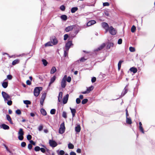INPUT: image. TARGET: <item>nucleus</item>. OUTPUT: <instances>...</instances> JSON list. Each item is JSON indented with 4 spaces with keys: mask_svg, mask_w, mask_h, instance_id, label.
<instances>
[{
    "mask_svg": "<svg viewBox=\"0 0 155 155\" xmlns=\"http://www.w3.org/2000/svg\"><path fill=\"white\" fill-rule=\"evenodd\" d=\"M42 89L41 87H36L35 88L34 91V94L35 96L38 97L40 94V91Z\"/></svg>",
    "mask_w": 155,
    "mask_h": 155,
    "instance_id": "obj_1",
    "label": "nucleus"
},
{
    "mask_svg": "<svg viewBox=\"0 0 155 155\" xmlns=\"http://www.w3.org/2000/svg\"><path fill=\"white\" fill-rule=\"evenodd\" d=\"M2 95L5 102L11 99L10 96L5 92L2 91Z\"/></svg>",
    "mask_w": 155,
    "mask_h": 155,
    "instance_id": "obj_2",
    "label": "nucleus"
},
{
    "mask_svg": "<svg viewBox=\"0 0 155 155\" xmlns=\"http://www.w3.org/2000/svg\"><path fill=\"white\" fill-rule=\"evenodd\" d=\"M65 128L64 126V122L62 123L60 126V127L59 130V133L60 134H62L64 133L65 130Z\"/></svg>",
    "mask_w": 155,
    "mask_h": 155,
    "instance_id": "obj_3",
    "label": "nucleus"
},
{
    "mask_svg": "<svg viewBox=\"0 0 155 155\" xmlns=\"http://www.w3.org/2000/svg\"><path fill=\"white\" fill-rule=\"evenodd\" d=\"M73 45V44L72 43V41H69L66 44L65 49H66L67 51H69L71 46Z\"/></svg>",
    "mask_w": 155,
    "mask_h": 155,
    "instance_id": "obj_4",
    "label": "nucleus"
},
{
    "mask_svg": "<svg viewBox=\"0 0 155 155\" xmlns=\"http://www.w3.org/2000/svg\"><path fill=\"white\" fill-rule=\"evenodd\" d=\"M50 41L52 42L53 45H56L58 43V41L55 36H52L51 38Z\"/></svg>",
    "mask_w": 155,
    "mask_h": 155,
    "instance_id": "obj_5",
    "label": "nucleus"
},
{
    "mask_svg": "<svg viewBox=\"0 0 155 155\" xmlns=\"http://www.w3.org/2000/svg\"><path fill=\"white\" fill-rule=\"evenodd\" d=\"M49 143L50 145L53 147H56L57 145V144L56 141L53 140H49Z\"/></svg>",
    "mask_w": 155,
    "mask_h": 155,
    "instance_id": "obj_6",
    "label": "nucleus"
},
{
    "mask_svg": "<svg viewBox=\"0 0 155 155\" xmlns=\"http://www.w3.org/2000/svg\"><path fill=\"white\" fill-rule=\"evenodd\" d=\"M108 31L110 34L112 35H115L117 32L116 30H106L105 33H107Z\"/></svg>",
    "mask_w": 155,
    "mask_h": 155,
    "instance_id": "obj_7",
    "label": "nucleus"
},
{
    "mask_svg": "<svg viewBox=\"0 0 155 155\" xmlns=\"http://www.w3.org/2000/svg\"><path fill=\"white\" fill-rule=\"evenodd\" d=\"M101 25L103 28L104 29H108L109 28V26L107 23L105 22H103L101 23Z\"/></svg>",
    "mask_w": 155,
    "mask_h": 155,
    "instance_id": "obj_8",
    "label": "nucleus"
},
{
    "mask_svg": "<svg viewBox=\"0 0 155 155\" xmlns=\"http://www.w3.org/2000/svg\"><path fill=\"white\" fill-rule=\"evenodd\" d=\"M68 97L69 95L68 94L64 97L63 100V102L64 104L67 103L68 100Z\"/></svg>",
    "mask_w": 155,
    "mask_h": 155,
    "instance_id": "obj_9",
    "label": "nucleus"
},
{
    "mask_svg": "<svg viewBox=\"0 0 155 155\" xmlns=\"http://www.w3.org/2000/svg\"><path fill=\"white\" fill-rule=\"evenodd\" d=\"M128 86V85H127L124 88V89L123 91H122L121 94V96H120V97H121L124 96L126 93H127V89L126 88Z\"/></svg>",
    "mask_w": 155,
    "mask_h": 155,
    "instance_id": "obj_10",
    "label": "nucleus"
},
{
    "mask_svg": "<svg viewBox=\"0 0 155 155\" xmlns=\"http://www.w3.org/2000/svg\"><path fill=\"white\" fill-rule=\"evenodd\" d=\"M56 77L55 75L54 76L52 77L51 78L50 82L49 84V86H50V85L54 81L56 80Z\"/></svg>",
    "mask_w": 155,
    "mask_h": 155,
    "instance_id": "obj_11",
    "label": "nucleus"
},
{
    "mask_svg": "<svg viewBox=\"0 0 155 155\" xmlns=\"http://www.w3.org/2000/svg\"><path fill=\"white\" fill-rule=\"evenodd\" d=\"M66 85V82L65 80H61V87L63 88L65 87Z\"/></svg>",
    "mask_w": 155,
    "mask_h": 155,
    "instance_id": "obj_12",
    "label": "nucleus"
},
{
    "mask_svg": "<svg viewBox=\"0 0 155 155\" xmlns=\"http://www.w3.org/2000/svg\"><path fill=\"white\" fill-rule=\"evenodd\" d=\"M96 22L94 20H92L88 21L87 23V26H90L91 25H94L96 23Z\"/></svg>",
    "mask_w": 155,
    "mask_h": 155,
    "instance_id": "obj_13",
    "label": "nucleus"
},
{
    "mask_svg": "<svg viewBox=\"0 0 155 155\" xmlns=\"http://www.w3.org/2000/svg\"><path fill=\"white\" fill-rule=\"evenodd\" d=\"M6 79L4 80L2 84V86L5 88H7L8 86V82L5 81Z\"/></svg>",
    "mask_w": 155,
    "mask_h": 155,
    "instance_id": "obj_14",
    "label": "nucleus"
},
{
    "mask_svg": "<svg viewBox=\"0 0 155 155\" xmlns=\"http://www.w3.org/2000/svg\"><path fill=\"white\" fill-rule=\"evenodd\" d=\"M105 46V43H103L99 47L97 48L96 50H95L96 51H98L101 50L103 48H104Z\"/></svg>",
    "mask_w": 155,
    "mask_h": 155,
    "instance_id": "obj_15",
    "label": "nucleus"
},
{
    "mask_svg": "<svg viewBox=\"0 0 155 155\" xmlns=\"http://www.w3.org/2000/svg\"><path fill=\"white\" fill-rule=\"evenodd\" d=\"M81 128L80 125H78L75 127V131L78 133L80 132L81 130Z\"/></svg>",
    "mask_w": 155,
    "mask_h": 155,
    "instance_id": "obj_16",
    "label": "nucleus"
},
{
    "mask_svg": "<svg viewBox=\"0 0 155 155\" xmlns=\"http://www.w3.org/2000/svg\"><path fill=\"white\" fill-rule=\"evenodd\" d=\"M70 109L71 110V113L72 114L73 117H74L75 116V114L76 113V110L75 109L72 108L71 107L70 108Z\"/></svg>",
    "mask_w": 155,
    "mask_h": 155,
    "instance_id": "obj_17",
    "label": "nucleus"
},
{
    "mask_svg": "<svg viewBox=\"0 0 155 155\" xmlns=\"http://www.w3.org/2000/svg\"><path fill=\"white\" fill-rule=\"evenodd\" d=\"M1 127L4 130H8L9 129V127L5 124H2L1 125Z\"/></svg>",
    "mask_w": 155,
    "mask_h": 155,
    "instance_id": "obj_18",
    "label": "nucleus"
},
{
    "mask_svg": "<svg viewBox=\"0 0 155 155\" xmlns=\"http://www.w3.org/2000/svg\"><path fill=\"white\" fill-rule=\"evenodd\" d=\"M77 26L76 25H72L67 27L65 29H77Z\"/></svg>",
    "mask_w": 155,
    "mask_h": 155,
    "instance_id": "obj_19",
    "label": "nucleus"
},
{
    "mask_svg": "<svg viewBox=\"0 0 155 155\" xmlns=\"http://www.w3.org/2000/svg\"><path fill=\"white\" fill-rule=\"evenodd\" d=\"M63 93L62 92H60L59 94L58 97V100L59 102H60L61 101V99L62 97Z\"/></svg>",
    "mask_w": 155,
    "mask_h": 155,
    "instance_id": "obj_20",
    "label": "nucleus"
},
{
    "mask_svg": "<svg viewBox=\"0 0 155 155\" xmlns=\"http://www.w3.org/2000/svg\"><path fill=\"white\" fill-rule=\"evenodd\" d=\"M130 71L133 72L134 73H135L137 71V68L134 67H132L130 69Z\"/></svg>",
    "mask_w": 155,
    "mask_h": 155,
    "instance_id": "obj_21",
    "label": "nucleus"
},
{
    "mask_svg": "<svg viewBox=\"0 0 155 155\" xmlns=\"http://www.w3.org/2000/svg\"><path fill=\"white\" fill-rule=\"evenodd\" d=\"M60 18H61V19L63 21H65L67 19V15H61V16Z\"/></svg>",
    "mask_w": 155,
    "mask_h": 155,
    "instance_id": "obj_22",
    "label": "nucleus"
},
{
    "mask_svg": "<svg viewBox=\"0 0 155 155\" xmlns=\"http://www.w3.org/2000/svg\"><path fill=\"white\" fill-rule=\"evenodd\" d=\"M56 152L58 155H63L65 153L64 151L63 150H61L59 151V150H58Z\"/></svg>",
    "mask_w": 155,
    "mask_h": 155,
    "instance_id": "obj_23",
    "label": "nucleus"
},
{
    "mask_svg": "<svg viewBox=\"0 0 155 155\" xmlns=\"http://www.w3.org/2000/svg\"><path fill=\"white\" fill-rule=\"evenodd\" d=\"M126 123L129 124H130L132 123V121L131 118H128V117H127L126 120Z\"/></svg>",
    "mask_w": 155,
    "mask_h": 155,
    "instance_id": "obj_24",
    "label": "nucleus"
},
{
    "mask_svg": "<svg viewBox=\"0 0 155 155\" xmlns=\"http://www.w3.org/2000/svg\"><path fill=\"white\" fill-rule=\"evenodd\" d=\"M113 45L114 44L113 43L109 42L108 43L106 48L107 49H110L111 47H113Z\"/></svg>",
    "mask_w": 155,
    "mask_h": 155,
    "instance_id": "obj_25",
    "label": "nucleus"
},
{
    "mask_svg": "<svg viewBox=\"0 0 155 155\" xmlns=\"http://www.w3.org/2000/svg\"><path fill=\"white\" fill-rule=\"evenodd\" d=\"M56 71V69L55 67H53L51 69L50 73L51 74H54Z\"/></svg>",
    "mask_w": 155,
    "mask_h": 155,
    "instance_id": "obj_26",
    "label": "nucleus"
},
{
    "mask_svg": "<svg viewBox=\"0 0 155 155\" xmlns=\"http://www.w3.org/2000/svg\"><path fill=\"white\" fill-rule=\"evenodd\" d=\"M41 114L44 116H45L47 114V113L45 110L43 108L41 109Z\"/></svg>",
    "mask_w": 155,
    "mask_h": 155,
    "instance_id": "obj_27",
    "label": "nucleus"
},
{
    "mask_svg": "<svg viewBox=\"0 0 155 155\" xmlns=\"http://www.w3.org/2000/svg\"><path fill=\"white\" fill-rule=\"evenodd\" d=\"M78 10V8L77 7H73L71 8V12L74 13L75 12Z\"/></svg>",
    "mask_w": 155,
    "mask_h": 155,
    "instance_id": "obj_28",
    "label": "nucleus"
},
{
    "mask_svg": "<svg viewBox=\"0 0 155 155\" xmlns=\"http://www.w3.org/2000/svg\"><path fill=\"white\" fill-rule=\"evenodd\" d=\"M18 134L19 135H23L24 133L22 129L20 128L19 129Z\"/></svg>",
    "mask_w": 155,
    "mask_h": 155,
    "instance_id": "obj_29",
    "label": "nucleus"
},
{
    "mask_svg": "<svg viewBox=\"0 0 155 155\" xmlns=\"http://www.w3.org/2000/svg\"><path fill=\"white\" fill-rule=\"evenodd\" d=\"M78 31H78L76 30L74 32H73L71 33V37H74L78 33Z\"/></svg>",
    "mask_w": 155,
    "mask_h": 155,
    "instance_id": "obj_30",
    "label": "nucleus"
},
{
    "mask_svg": "<svg viewBox=\"0 0 155 155\" xmlns=\"http://www.w3.org/2000/svg\"><path fill=\"white\" fill-rule=\"evenodd\" d=\"M123 62V61L122 60H120L118 64V68L119 70L121 67V63Z\"/></svg>",
    "mask_w": 155,
    "mask_h": 155,
    "instance_id": "obj_31",
    "label": "nucleus"
},
{
    "mask_svg": "<svg viewBox=\"0 0 155 155\" xmlns=\"http://www.w3.org/2000/svg\"><path fill=\"white\" fill-rule=\"evenodd\" d=\"M68 148L69 149H73L74 148V145L71 143H68Z\"/></svg>",
    "mask_w": 155,
    "mask_h": 155,
    "instance_id": "obj_32",
    "label": "nucleus"
},
{
    "mask_svg": "<svg viewBox=\"0 0 155 155\" xmlns=\"http://www.w3.org/2000/svg\"><path fill=\"white\" fill-rule=\"evenodd\" d=\"M52 45L53 44L51 41L48 42L45 44V47L52 46Z\"/></svg>",
    "mask_w": 155,
    "mask_h": 155,
    "instance_id": "obj_33",
    "label": "nucleus"
},
{
    "mask_svg": "<svg viewBox=\"0 0 155 155\" xmlns=\"http://www.w3.org/2000/svg\"><path fill=\"white\" fill-rule=\"evenodd\" d=\"M94 87L93 86H91V87H89L88 88H87V90L88 92V93H89L91 91H92Z\"/></svg>",
    "mask_w": 155,
    "mask_h": 155,
    "instance_id": "obj_34",
    "label": "nucleus"
},
{
    "mask_svg": "<svg viewBox=\"0 0 155 155\" xmlns=\"http://www.w3.org/2000/svg\"><path fill=\"white\" fill-rule=\"evenodd\" d=\"M42 61L43 63V64L45 66H47V65L48 64V62H47V61L45 59H43L42 60Z\"/></svg>",
    "mask_w": 155,
    "mask_h": 155,
    "instance_id": "obj_35",
    "label": "nucleus"
},
{
    "mask_svg": "<svg viewBox=\"0 0 155 155\" xmlns=\"http://www.w3.org/2000/svg\"><path fill=\"white\" fill-rule=\"evenodd\" d=\"M19 60H15L13 61L12 62V64L14 65L19 63Z\"/></svg>",
    "mask_w": 155,
    "mask_h": 155,
    "instance_id": "obj_36",
    "label": "nucleus"
},
{
    "mask_svg": "<svg viewBox=\"0 0 155 155\" xmlns=\"http://www.w3.org/2000/svg\"><path fill=\"white\" fill-rule=\"evenodd\" d=\"M3 146L5 147V148L6 150L9 153H12V152L8 148V147H7V146L5 144H3Z\"/></svg>",
    "mask_w": 155,
    "mask_h": 155,
    "instance_id": "obj_37",
    "label": "nucleus"
},
{
    "mask_svg": "<svg viewBox=\"0 0 155 155\" xmlns=\"http://www.w3.org/2000/svg\"><path fill=\"white\" fill-rule=\"evenodd\" d=\"M24 104L26 105L30 104L31 102L30 101L28 100H25L23 101Z\"/></svg>",
    "mask_w": 155,
    "mask_h": 155,
    "instance_id": "obj_38",
    "label": "nucleus"
},
{
    "mask_svg": "<svg viewBox=\"0 0 155 155\" xmlns=\"http://www.w3.org/2000/svg\"><path fill=\"white\" fill-rule=\"evenodd\" d=\"M46 93L45 92L43 93L42 95L41 99L45 100L46 97Z\"/></svg>",
    "mask_w": 155,
    "mask_h": 155,
    "instance_id": "obj_39",
    "label": "nucleus"
},
{
    "mask_svg": "<svg viewBox=\"0 0 155 155\" xmlns=\"http://www.w3.org/2000/svg\"><path fill=\"white\" fill-rule=\"evenodd\" d=\"M88 101V99H84L81 102V103L82 104H86Z\"/></svg>",
    "mask_w": 155,
    "mask_h": 155,
    "instance_id": "obj_40",
    "label": "nucleus"
},
{
    "mask_svg": "<svg viewBox=\"0 0 155 155\" xmlns=\"http://www.w3.org/2000/svg\"><path fill=\"white\" fill-rule=\"evenodd\" d=\"M56 110L54 109H53L51 110L50 111V113L51 114H54L56 112Z\"/></svg>",
    "mask_w": 155,
    "mask_h": 155,
    "instance_id": "obj_41",
    "label": "nucleus"
},
{
    "mask_svg": "<svg viewBox=\"0 0 155 155\" xmlns=\"http://www.w3.org/2000/svg\"><path fill=\"white\" fill-rule=\"evenodd\" d=\"M68 51H67L66 49H64V57H66L68 54Z\"/></svg>",
    "mask_w": 155,
    "mask_h": 155,
    "instance_id": "obj_42",
    "label": "nucleus"
},
{
    "mask_svg": "<svg viewBox=\"0 0 155 155\" xmlns=\"http://www.w3.org/2000/svg\"><path fill=\"white\" fill-rule=\"evenodd\" d=\"M40 150V148L38 146H36L35 147L34 150L35 151H39Z\"/></svg>",
    "mask_w": 155,
    "mask_h": 155,
    "instance_id": "obj_43",
    "label": "nucleus"
},
{
    "mask_svg": "<svg viewBox=\"0 0 155 155\" xmlns=\"http://www.w3.org/2000/svg\"><path fill=\"white\" fill-rule=\"evenodd\" d=\"M12 78V76L11 74H8L7 75V79L9 80H11Z\"/></svg>",
    "mask_w": 155,
    "mask_h": 155,
    "instance_id": "obj_44",
    "label": "nucleus"
},
{
    "mask_svg": "<svg viewBox=\"0 0 155 155\" xmlns=\"http://www.w3.org/2000/svg\"><path fill=\"white\" fill-rule=\"evenodd\" d=\"M129 50L131 52H134L135 51V48L132 47H130L129 48Z\"/></svg>",
    "mask_w": 155,
    "mask_h": 155,
    "instance_id": "obj_45",
    "label": "nucleus"
},
{
    "mask_svg": "<svg viewBox=\"0 0 155 155\" xmlns=\"http://www.w3.org/2000/svg\"><path fill=\"white\" fill-rule=\"evenodd\" d=\"M62 117L65 118H66L67 115L65 111H63L62 113Z\"/></svg>",
    "mask_w": 155,
    "mask_h": 155,
    "instance_id": "obj_46",
    "label": "nucleus"
},
{
    "mask_svg": "<svg viewBox=\"0 0 155 155\" xmlns=\"http://www.w3.org/2000/svg\"><path fill=\"white\" fill-rule=\"evenodd\" d=\"M46 149V154L47 155H50V150H49L46 147H45Z\"/></svg>",
    "mask_w": 155,
    "mask_h": 155,
    "instance_id": "obj_47",
    "label": "nucleus"
},
{
    "mask_svg": "<svg viewBox=\"0 0 155 155\" xmlns=\"http://www.w3.org/2000/svg\"><path fill=\"white\" fill-rule=\"evenodd\" d=\"M10 100H8V101H8L7 102V104L8 105H11L12 104V101L11 100V99H9Z\"/></svg>",
    "mask_w": 155,
    "mask_h": 155,
    "instance_id": "obj_48",
    "label": "nucleus"
},
{
    "mask_svg": "<svg viewBox=\"0 0 155 155\" xmlns=\"http://www.w3.org/2000/svg\"><path fill=\"white\" fill-rule=\"evenodd\" d=\"M87 59V58H85L84 57H83L81 58L79 60L81 61L82 62H84L85 61H86Z\"/></svg>",
    "mask_w": 155,
    "mask_h": 155,
    "instance_id": "obj_49",
    "label": "nucleus"
},
{
    "mask_svg": "<svg viewBox=\"0 0 155 155\" xmlns=\"http://www.w3.org/2000/svg\"><path fill=\"white\" fill-rule=\"evenodd\" d=\"M26 146V143L25 142H22L21 143V146L22 147H25Z\"/></svg>",
    "mask_w": 155,
    "mask_h": 155,
    "instance_id": "obj_50",
    "label": "nucleus"
},
{
    "mask_svg": "<svg viewBox=\"0 0 155 155\" xmlns=\"http://www.w3.org/2000/svg\"><path fill=\"white\" fill-rule=\"evenodd\" d=\"M23 138L24 137L23 135H19L18 138L19 140H22L23 139Z\"/></svg>",
    "mask_w": 155,
    "mask_h": 155,
    "instance_id": "obj_51",
    "label": "nucleus"
},
{
    "mask_svg": "<svg viewBox=\"0 0 155 155\" xmlns=\"http://www.w3.org/2000/svg\"><path fill=\"white\" fill-rule=\"evenodd\" d=\"M60 9L62 11H64L65 9V7L64 5H62L60 7Z\"/></svg>",
    "mask_w": 155,
    "mask_h": 155,
    "instance_id": "obj_52",
    "label": "nucleus"
},
{
    "mask_svg": "<svg viewBox=\"0 0 155 155\" xmlns=\"http://www.w3.org/2000/svg\"><path fill=\"white\" fill-rule=\"evenodd\" d=\"M27 139L28 140H30L32 138V136L31 135L29 134L27 136Z\"/></svg>",
    "mask_w": 155,
    "mask_h": 155,
    "instance_id": "obj_53",
    "label": "nucleus"
},
{
    "mask_svg": "<svg viewBox=\"0 0 155 155\" xmlns=\"http://www.w3.org/2000/svg\"><path fill=\"white\" fill-rule=\"evenodd\" d=\"M71 78L70 76H68L66 80V81H67L68 82H70L71 81Z\"/></svg>",
    "mask_w": 155,
    "mask_h": 155,
    "instance_id": "obj_54",
    "label": "nucleus"
},
{
    "mask_svg": "<svg viewBox=\"0 0 155 155\" xmlns=\"http://www.w3.org/2000/svg\"><path fill=\"white\" fill-rule=\"evenodd\" d=\"M6 117L8 121L9 120H11L12 119L10 116L8 114L6 115Z\"/></svg>",
    "mask_w": 155,
    "mask_h": 155,
    "instance_id": "obj_55",
    "label": "nucleus"
},
{
    "mask_svg": "<svg viewBox=\"0 0 155 155\" xmlns=\"http://www.w3.org/2000/svg\"><path fill=\"white\" fill-rule=\"evenodd\" d=\"M81 102V101L80 98H77L76 99V102L77 104H80Z\"/></svg>",
    "mask_w": 155,
    "mask_h": 155,
    "instance_id": "obj_56",
    "label": "nucleus"
},
{
    "mask_svg": "<svg viewBox=\"0 0 155 155\" xmlns=\"http://www.w3.org/2000/svg\"><path fill=\"white\" fill-rule=\"evenodd\" d=\"M16 113L17 114L19 115L21 114V112L19 109H18L16 111Z\"/></svg>",
    "mask_w": 155,
    "mask_h": 155,
    "instance_id": "obj_57",
    "label": "nucleus"
},
{
    "mask_svg": "<svg viewBox=\"0 0 155 155\" xmlns=\"http://www.w3.org/2000/svg\"><path fill=\"white\" fill-rule=\"evenodd\" d=\"M122 39L121 38H120L118 39V41H117V43L119 44L120 45L122 44Z\"/></svg>",
    "mask_w": 155,
    "mask_h": 155,
    "instance_id": "obj_58",
    "label": "nucleus"
},
{
    "mask_svg": "<svg viewBox=\"0 0 155 155\" xmlns=\"http://www.w3.org/2000/svg\"><path fill=\"white\" fill-rule=\"evenodd\" d=\"M29 142H30V144H31V145H33L34 146L35 145L36 143L33 140H30Z\"/></svg>",
    "mask_w": 155,
    "mask_h": 155,
    "instance_id": "obj_59",
    "label": "nucleus"
},
{
    "mask_svg": "<svg viewBox=\"0 0 155 155\" xmlns=\"http://www.w3.org/2000/svg\"><path fill=\"white\" fill-rule=\"evenodd\" d=\"M32 147V145L30 143H29L28 145V148L29 150H31Z\"/></svg>",
    "mask_w": 155,
    "mask_h": 155,
    "instance_id": "obj_60",
    "label": "nucleus"
},
{
    "mask_svg": "<svg viewBox=\"0 0 155 155\" xmlns=\"http://www.w3.org/2000/svg\"><path fill=\"white\" fill-rule=\"evenodd\" d=\"M43 128V126L42 125H41L39 126L38 127V130L39 131H41Z\"/></svg>",
    "mask_w": 155,
    "mask_h": 155,
    "instance_id": "obj_61",
    "label": "nucleus"
},
{
    "mask_svg": "<svg viewBox=\"0 0 155 155\" xmlns=\"http://www.w3.org/2000/svg\"><path fill=\"white\" fill-rule=\"evenodd\" d=\"M40 150H41V151L43 153H45L46 152V149L43 148H40Z\"/></svg>",
    "mask_w": 155,
    "mask_h": 155,
    "instance_id": "obj_62",
    "label": "nucleus"
},
{
    "mask_svg": "<svg viewBox=\"0 0 155 155\" xmlns=\"http://www.w3.org/2000/svg\"><path fill=\"white\" fill-rule=\"evenodd\" d=\"M96 78L95 77H93L91 79V81L92 83H94L96 81Z\"/></svg>",
    "mask_w": 155,
    "mask_h": 155,
    "instance_id": "obj_63",
    "label": "nucleus"
},
{
    "mask_svg": "<svg viewBox=\"0 0 155 155\" xmlns=\"http://www.w3.org/2000/svg\"><path fill=\"white\" fill-rule=\"evenodd\" d=\"M68 37V35L67 34H65L64 36V40H66Z\"/></svg>",
    "mask_w": 155,
    "mask_h": 155,
    "instance_id": "obj_64",
    "label": "nucleus"
}]
</instances>
